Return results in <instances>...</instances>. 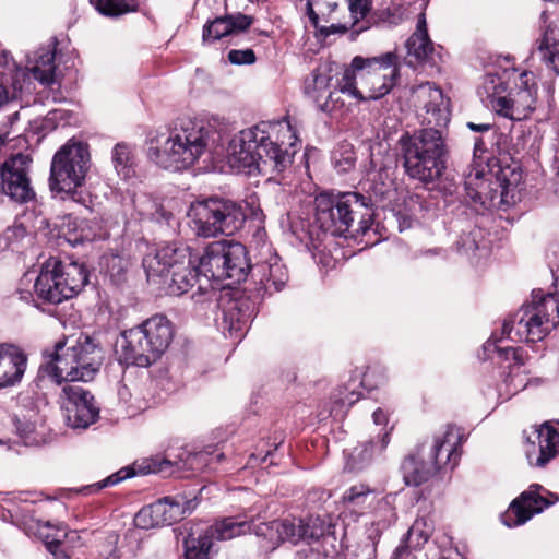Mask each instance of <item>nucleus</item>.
Here are the masks:
<instances>
[{"label": "nucleus", "mask_w": 559, "mask_h": 559, "mask_svg": "<svg viewBox=\"0 0 559 559\" xmlns=\"http://www.w3.org/2000/svg\"><path fill=\"white\" fill-rule=\"evenodd\" d=\"M415 96L424 110L423 123L427 128L403 133L397 143V160L405 175L423 185L436 182L445 169L447 143L441 128L450 121L449 99L431 83L418 85Z\"/></svg>", "instance_id": "nucleus-1"}, {"label": "nucleus", "mask_w": 559, "mask_h": 559, "mask_svg": "<svg viewBox=\"0 0 559 559\" xmlns=\"http://www.w3.org/2000/svg\"><path fill=\"white\" fill-rule=\"evenodd\" d=\"M297 141L288 122L262 121L240 131L228 144L229 164L238 169L252 173H281L293 162L295 151L283 148L294 146Z\"/></svg>", "instance_id": "nucleus-2"}, {"label": "nucleus", "mask_w": 559, "mask_h": 559, "mask_svg": "<svg viewBox=\"0 0 559 559\" xmlns=\"http://www.w3.org/2000/svg\"><path fill=\"white\" fill-rule=\"evenodd\" d=\"M48 357L49 360L38 369V386L47 382L62 385L63 382L91 381L99 371L104 359L103 349L90 336L79 337L72 346L57 342Z\"/></svg>", "instance_id": "nucleus-3"}, {"label": "nucleus", "mask_w": 559, "mask_h": 559, "mask_svg": "<svg viewBox=\"0 0 559 559\" xmlns=\"http://www.w3.org/2000/svg\"><path fill=\"white\" fill-rule=\"evenodd\" d=\"M221 139V133L202 120L179 119L158 151V164L166 169H186L206 151L215 148Z\"/></svg>", "instance_id": "nucleus-4"}, {"label": "nucleus", "mask_w": 559, "mask_h": 559, "mask_svg": "<svg viewBox=\"0 0 559 559\" xmlns=\"http://www.w3.org/2000/svg\"><path fill=\"white\" fill-rule=\"evenodd\" d=\"M397 60L394 52L372 58L356 56L350 68L344 71L338 88L360 100L379 99L396 84L400 71Z\"/></svg>", "instance_id": "nucleus-5"}, {"label": "nucleus", "mask_w": 559, "mask_h": 559, "mask_svg": "<svg viewBox=\"0 0 559 559\" xmlns=\"http://www.w3.org/2000/svg\"><path fill=\"white\" fill-rule=\"evenodd\" d=\"M121 336V358L124 362L146 368L168 349L174 338V326L165 316L156 314L124 331Z\"/></svg>", "instance_id": "nucleus-6"}, {"label": "nucleus", "mask_w": 559, "mask_h": 559, "mask_svg": "<svg viewBox=\"0 0 559 559\" xmlns=\"http://www.w3.org/2000/svg\"><path fill=\"white\" fill-rule=\"evenodd\" d=\"M314 223L324 233L343 236L349 231L356 219H359L357 231L366 233L372 213L369 199L358 192L340 194L320 193L316 200Z\"/></svg>", "instance_id": "nucleus-7"}, {"label": "nucleus", "mask_w": 559, "mask_h": 559, "mask_svg": "<svg viewBox=\"0 0 559 559\" xmlns=\"http://www.w3.org/2000/svg\"><path fill=\"white\" fill-rule=\"evenodd\" d=\"M559 323V302L552 294L533 290L532 300L502 326V335L513 342L542 341Z\"/></svg>", "instance_id": "nucleus-8"}, {"label": "nucleus", "mask_w": 559, "mask_h": 559, "mask_svg": "<svg viewBox=\"0 0 559 559\" xmlns=\"http://www.w3.org/2000/svg\"><path fill=\"white\" fill-rule=\"evenodd\" d=\"M143 267L150 281L160 280L170 295H182L193 287L199 274L187 248L166 245L143 259Z\"/></svg>", "instance_id": "nucleus-9"}, {"label": "nucleus", "mask_w": 559, "mask_h": 559, "mask_svg": "<svg viewBox=\"0 0 559 559\" xmlns=\"http://www.w3.org/2000/svg\"><path fill=\"white\" fill-rule=\"evenodd\" d=\"M251 267L247 248L233 240L209 243L199 259V270L206 282L229 280L228 285L240 284L246 281Z\"/></svg>", "instance_id": "nucleus-10"}, {"label": "nucleus", "mask_w": 559, "mask_h": 559, "mask_svg": "<svg viewBox=\"0 0 559 559\" xmlns=\"http://www.w3.org/2000/svg\"><path fill=\"white\" fill-rule=\"evenodd\" d=\"M189 216L195 234L204 238L234 235L242 227L246 219L240 204L217 197L193 203Z\"/></svg>", "instance_id": "nucleus-11"}, {"label": "nucleus", "mask_w": 559, "mask_h": 559, "mask_svg": "<svg viewBox=\"0 0 559 559\" xmlns=\"http://www.w3.org/2000/svg\"><path fill=\"white\" fill-rule=\"evenodd\" d=\"M85 266L78 262L64 263L57 259L47 260L36 281L34 292L38 299L60 304L75 296L87 283Z\"/></svg>", "instance_id": "nucleus-12"}, {"label": "nucleus", "mask_w": 559, "mask_h": 559, "mask_svg": "<svg viewBox=\"0 0 559 559\" xmlns=\"http://www.w3.org/2000/svg\"><path fill=\"white\" fill-rule=\"evenodd\" d=\"M489 169L472 168L464 175V188L467 197L475 203L489 209L498 203H508L509 193L518 186L521 174L510 166L498 163L488 165Z\"/></svg>", "instance_id": "nucleus-13"}, {"label": "nucleus", "mask_w": 559, "mask_h": 559, "mask_svg": "<svg viewBox=\"0 0 559 559\" xmlns=\"http://www.w3.org/2000/svg\"><path fill=\"white\" fill-rule=\"evenodd\" d=\"M506 85L498 75H487L478 94L486 106L512 120H524L536 109L537 86L528 82L527 74L521 78V85L510 96H503Z\"/></svg>", "instance_id": "nucleus-14"}, {"label": "nucleus", "mask_w": 559, "mask_h": 559, "mask_svg": "<svg viewBox=\"0 0 559 559\" xmlns=\"http://www.w3.org/2000/svg\"><path fill=\"white\" fill-rule=\"evenodd\" d=\"M91 167V156L86 144L69 141L55 154L50 167V188L52 191L76 198Z\"/></svg>", "instance_id": "nucleus-15"}, {"label": "nucleus", "mask_w": 559, "mask_h": 559, "mask_svg": "<svg viewBox=\"0 0 559 559\" xmlns=\"http://www.w3.org/2000/svg\"><path fill=\"white\" fill-rule=\"evenodd\" d=\"M252 530L253 523L240 516L225 518L206 527H191L183 538L186 559H210L209 552L214 537L218 540H228Z\"/></svg>", "instance_id": "nucleus-16"}, {"label": "nucleus", "mask_w": 559, "mask_h": 559, "mask_svg": "<svg viewBox=\"0 0 559 559\" xmlns=\"http://www.w3.org/2000/svg\"><path fill=\"white\" fill-rule=\"evenodd\" d=\"M58 403L66 424L73 429H86L94 424L99 408L90 391L75 382H63Z\"/></svg>", "instance_id": "nucleus-17"}, {"label": "nucleus", "mask_w": 559, "mask_h": 559, "mask_svg": "<svg viewBox=\"0 0 559 559\" xmlns=\"http://www.w3.org/2000/svg\"><path fill=\"white\" fill-rule=\"evenodd\" d=\"M559 500L556 493H551L538 484H533L514 499L507 512L502 515V522L508 527L526 523L534 514L555 504Z\"/></svg>", "instance_id": "nucleus-18"}, {"label": "nucleus", "mask_w": 559, "mask_h": 559, "mask_svg": "<svg viewBox=\"0 0 559 559\" xmlns=\"http://www.w3.org/2000/svg\"><path fill=\"white\" fill-rule=\"evenodd\" d=\"M28 162L19 153L1 165V192L15 203H26L35 197L27 176Z\"/></svg>", "instance_id": "nucleus-19"}, {"label": "nucleus", "mask_w": 559, "mask_h": 559, "mask_svg": "<svg viewBox=\"0 0 559 559\" xmlns=\"http://www.w3.org/2000/svg\"><path fill=\"white\" fill-rule=\"evenodd\" d=\"M251 270L259 289L270 295L280 292L288 281V272L277 254L258 262Z\"/></svg>", "instance_id": "nucleus-20"}, {"label": "nucleus", "mask_w": 559, "mask_h": 559, "mask_svg": "<svg viewBox=\"0 0 559 559\" xmlns=\"http://www.w3.org/2000/svg\"><path fill=\"white\" fill-rule=\"evenodd\" d=\"M405 46L407 49L406 63L409 67L435 63V45L428 35L424 14L419 15L416 31L406 40Z\"/></svg>", "instance_id": "nucleus-21"}, {"label": "nucleus", "mask_w": 559, "mask_h": 559, "mask_svg": "<svg viewBox=\"0 0 559 559\" xmlns=\"http://www.w3.org/2000/svg\"><path fill=\"white\" fill-rule=\"evenodd\" d=\"M535 433L538 449H535V441H533V449L526 450V457L531 466L544 467L559 454V432L545 423L535 430Z\"/></svg>", "instance_id": "nucleus-22"}, {"label": "nucleus", "mask_w": 559, "mask_h": 559, "mask_svg": "<svg viewBox=\"0 0 559 559\" xmlns=\"http://www.w3.org/2000/svg\"><path fill=\"white\" fill-rule=\"evenodd\" d=\"M27 357L16 346L0 345V389L19 383L26 370Z\"/></svg>", "instance_id": "nucleus-23"}, {"label": "nucleus", "mask_w": 559, "mask_h": 559, "mask_svg": "<svg viewBox=\"0 0 559 559\" xmlns=\"http://www.w3.org/2000/svg\"><path fill=\"white\" fill-rule=\"evenodd\" d=\"M457 444V436L453 432L452 428H449L442 436L435 437L426 454L438 471L447 466L452 469L456 466L460 459Z\"/></svg>", "instance_id": "nucleus-24"}, {"label": "nucleus", "mask_w": 559, "mask_h": 559, "mask_svg": "<svg viewBox=\"0 0 559 559\" xmlns=\"http://www.w3.org/2000/svg\"><path fill=\"white\" fill-rule=\"evenodd\" d=\"M403 478L407 486H419L428 481L437 472L423 445L416 454L409 455L402 464Z\"/></svg>", "instance_id": "nucleus-25"}, {"label": "nucleus", "mask_w": 559, "mask_h": 559, "mask_svg": "<svg viewBox=\"0 0 559 559\" xmlns=\"http://www.w3.org/2000/svg\"><path fill=\"white\" fill-rule=\"evenodd\" d=\"M332 76L326 67L317 68L311 72V78L307 79L305 83V93L311 98L319 110L323 112H331L334 110V105L323 100L325 94L331 90Z\"/></svg>", "instance_id": "nucleus-26"}, {"label": "nucleus", "mask_w": 559, "mask_h": 559, "mask_svg": "<svg viewBox=\"0 0 559 559\" xmlns=\"http://www.w3.org/2000/svg\"><path fill=\"white\" fill-rule=\"evenodd\" d=\"M290 544L306 543L308 545L318 542L328 531L324 520L319 516L305 519H292Z\"/></svg>", "instance_id": "nucleus-27"}, {"label": "nucleus", "mask_w": 559, "mask_h": 559, "mask_svg": "<svg viewBox=\"0 0 559 559\" xmlns=\"http://www.w3.org/2000/svg\"><path fill=\"white\" fill-rule=\"evenodd\" d=\"M152 504L163 526L181 520L190 514L195 507L193 500H186L183 497H165Z\"/></svg>", "instance_id": "nucleus-28"}, {"label": "nucleus", "mask_w": 559, "mask_h": 559, "mask_svg": "<svg viewBox=\"0 0 559 559\" xmlns=\"http://www.w3.org/2000/svg\"><path fill=\"white\" fill-rule=\"evenodd\" d=\"M250 314L242 310V304L237 300L228 301L222 311V321L219 323L224 333L230 337L240 338L247 329Z\"/></svg>", "instance_id": "nucleus-29"}, {"label": "nucleus", "mask_w": 559, "mask_h": 559, "mask_svg": "<svg viewBox=\"0 0 559 559\" xmlns=\"http://www.w3.org/2000/svg\"><path fill=\"white\" fill-rule=\"evenodd\" d=\"M537 52L547 67L559 74V23L551 22L537 41Z\"/></svg>", "instance_id": "nucleus-30"}, {"label": "nucleus", "mask_w": 559, "mask_h": 559, "mask_svg": "<svg viewBox=\"0 0 559 559\" xmlns=\"http://www.w3.org/2000/svg\"><path fill=\"white\" fill-rule=\"evenodd\" d=\"M389 432H385L381 437L380 444L374 443L373 441H368L355 447L347 457V468L350 471H360L365 468L371 463L374 453L382 452L389 444Z\"/></svg>", "instance_id": "nucleus-31"}, {"label": "nucleus", "mask_w": 559, "mask_h": 559, "mask_svg": "<svg viewBox=\"0 0 559 559\" xmlns=\"http://www.w3.org/2000/svg\"><path fill=\"white\" fill-rule=\"evenodd\" d=\"M348 11H349V22L346 23H332L330 26H321L320 32L330 35V34H344L350 27L358 24L362 21L371 11L372 1L371 0H347Z\"/></svg>", "instance_id": "nucleus-32"}, {"label": "nucleus", "mask_w": 559, "mask_h": 559, "mask_svg": "<svg viewBox=\"0 0 559 559\" xmlns=\"http://www.w3.org/2000/svg\"><path fill=\"white\" fill-rule=\"evenodd\" d=\"M379 513L380 518L372 522L371 525L367 528V539L370 542V544L366 545V547L369 548V556H372L373 558L376 557L377 545L383 531L395 523L397 519L394 509L386 501L381 503Z\"/></svg>", "instance_id": "nucleus-33"}, {"label": "nucleus", "mask_w": 559, "mask_h": 559, "mask_svg": "<svg viewBox=\"0 0 559 559\" xmlns=\"http://www.w3.org/2000/svg\"><path fill=\"white\" fill-rule=\"evenodd\" d=\"M33 62L31 71L34 79L45 85L52 84L56 75L55 50L49 47L38 49L34 52Z\"/></svg>", "instance_id": "nucleus-34"}, {"label": "nucleus", "mask_w": 559, "mask_h": 559, "mask_svg": "<svg viewBox=\"0 0 559 559\" xmlns=\"http://www.w3.org/2000/svg\"><path fill=\"white\" fill-rule=\"evenodd\" d=\"M254 531L258 536L267 539L270 545L275 548L285 542L290 543L292 521L285 519L260 523Z\"/></svg>", "instance_id": "nucleus-35"}, {"label": "nucleus", "mask_w": 559, "mask_h": 559, "mask_svg": "<svg viewBox=\"0 0 559 559\" xmlns=\"http://www.w3.org/2000/svg\"><path fill=\"white\" fill-rule=\"evenodd\" d=\"M342 499L347 508H352L358 512H364L373 504L376 493L374 490L370 489L368 486L358 484L348 488L344 492Z\"/></svg>", "instance_id": "nucleus-36"}, {"label": "nucleus", "mask_w": 559, "mask_h": 559, "mask_svg": "<svg viewBox=\"0 0 559 559\" xmlns=\"http://www.w3.org/2000/svg\"><path fill=\"white\" fill-rule=\"evenodd\" d=\"M433 532V521L429 516H418L413 525L407 531L406 538L403 542L407 543L413 549H418L424 546L430 538Z\"/></svg>", "instance_id": "nucleus-37"}, {"label": "nucleus", "mask_w": 559, "mask_h": 559, "mask_svg": "<svg viewBox=\"0 0 559 559\" xmlns=\"http://www.w3.org/2000/svg\"><path fill=\"white\" fill-rule=\"evenodd\" d=\"M342 0H308V16L316 27L320 21L329 22L334 19L338 4Z\"/></svg>", "instance_id": "nucleus-38"}, {"label": "nucleus", "mask_w": 559, "mask_h": 559, "mask_svg": "<svg viewBox=\"0 0 559 559\" xmlns=\"http://www.w3.org/2000/svg\"><path fill=\"white\" fill-rule=\"evenodd\" d=\"M71 225H73V230L69 233L68 241L74 246L85 241H93L99 237L100 228L98 224L93 221L75 219Z\"/></svg>", "instance_id": "nucleus-39"}, {"label": "nucleus", "mask_w": 559, "mask_h": 559, "mask_svg": "<svg viewBox=\"0 0 559 559\" xmlns=\"http://www.w3.org/2000/svg\"><path fill=\"white\" fill-rule=\"evenodd\" d=\"M105 16L116 17L136 10V0H90Z\"/></svg>", "instance_id": "nucleus-40"}, {"label": "nucleus", "mask_w": 559, "mask_h": 559, "mask_svg": "<svg viewBox=\"0 0 559 559\" xmlns=\"http://www.w3.org/2000/svg\"><path fill=\"white\" fill-rule=\"evenodd\" d=\"M229 35H233L231 24L228 22L227 15H225L216 17L204 25L202 39L204 44H210Z\"/></svg>", "instance_id": "nucleus-41"}, {"label": "nucleus", "mask_w": 559, "mask_h": 559, "mask_svg": "<svg viewBox=\"0 0 559 559\" xmlns=\"http://www.w3.org/2000/svg\"><path fill=\"white\" fill-rule=\"evenodd\" d=\"M112 164L118 174L129 175V167L132 164V154L129 145L118 143L112 150Z\"/></svg>", "instance_id": "nucleus-42"}, {"label": "nucleus", "mask_w": 559, "mask_h": 559, "mask_svg": "<svg viewBox=\"0 0 559 559\" xmlns=\"http://www.w3.org/2000/svg\"><path fill=\"white\" fill-rule=\"evenodd\" d=\"M136 467L142 474L168 473L173 467V463L163 456L156 455L143 459L136 463Z\"/></svg>", "instance_id": "nucleus-43"}, {"label": "nucleus", "mask_w": 559, "mask_h": 559, "mask_svg": "<svg viewBox=\"0 0 559 559\" xmlns=\"http://www.w3.org/2000/svg\"><path fill=\"white\" fill-rule=\"evenodd\" d=\"M134 524L136 527L142 530H151L154 527L163 526L159 523V519L157 518V513L153 504L143 507L134 516Z\"/></svg>", "instance_id": "nucleus-44"}, {"label": "nucleus", "mask_w": 559, "mask_h": 559, "mask_svg": "<svg viewBox=\"0 0 559 559\" xmlns=\"http://www.w3.org/2000/svg\"><path fill=\"white\" fill-rule=\"evenodd\" d=\"M133 475H134L133 471H130L128 468H122V469L118 471L117 473L108 476L104 480L92 485L91 488H95V490H100L103 488L117 485L120 481H122Z\"/></svg>", "instance_id": "nucleus-45"}, {"label": "nucleus", "mask_w": 559, "mask_h": 559, "mask_svg": "<svg viewBox=\"0 0 559 559\" xmlns=\"http://www.w3.org/2000/svg\"><path fill=\"white\" fill-rule=\"evenodd\" d=\"M157 201L143 195L134 200V206L139 215L142 218L151 219L154 209L156 207Z\"/></svg>", "instance_id": "nucleus-46"}, {"label": "nucleus", "mask_w": 559, "mask_h": 559, "mask_svg": "<svg viewBox=\"0 0 559 559\" xmlns=\"http://www.w3.org/2000/svg\"><path fill=\"white\" fill-rule=\"evenodd\" d=\"M228 60L233 64H252L255 62V55L252 49H233L228 52Z\"/></svg>", "instance_id": "nucleus-47"}, {"label": "nucleus", "mask_w": 559, "mask_h": 559, "mask_svg": "<svg viewBox=\"0 0 559 559\" xmlns=\"http://www.w3.org/2000/svg\"><path fill=\"white\" fill-rule=\"evenodd\" d=\"M228 22L231 24V34H238L249 28L253 22L252 16L237 13L227 15Z\"/></svg>", "instance_id": "nucleus-48"}, {"label": "nucleus", "mask_w": 559, "mask_h": 559, "mask_svg": "<svg viewBox=\"0 0 559 559\" xmlns=\"http://www.w3.org/2000/svg\"><path fill=\"white\" fill-rule=\"evenodd\" d=\"M118 535L117 534H109L106 537V540L102 548V556L105 557V559H120L121 554L117 546L118 544Z\"/></svg>", "instance_id": "nucleus-49"}, {"label": "nucleus", "mask_w": 559, "mask_h": 559, "mask_svg": "<svg viewBox=\"0 0 559 559\" xmlns=\"http://www.w3.org/2000/svg\"><path fill=\"white\" fill-rule=\"evenodd\" d=\"M61 535H56L53 538L49 539V537L46 538L45 545L49 552H51L56 559H69L66 554L62 551H59V546L61 544Z\"/></svg>", "instance_id": "nucleus-50"}, {"label": "nucleus", "mask_w": 559, "mask_h": 559, "mask_svg": "<svg viewBox=\"0 0 559 559\" xmlns=\"http://www.w3.org/2000/svg\"><path fill=\"white\" fill-rule=\"evenodd\" d=\"M412 548L411 545L402 540L393 551L391 559H415Z\"/></svg>", "instance_id": "nucleus-51"}, {"label": "nucleus", "mask_w": 559, "mask_h": 559, "mask_svg": "<svg viewBox=\"0 0 559 559\" xmlns=\"http://www.w3.org/2000/svg\"><path fill=\"white\" fill-rule=\"evenodd\" d=\"M214 294H215V292L213 289H209L207 285L200 284L198 287V294L194 293L192 295V298L197 302H202Z\"/></svg>", "instance_id": "nucleus-52"}, {"label": "nucleus", "mask_w": 559, "mask_h": 559, "mask_svg": "<svg viewBox=\"0 0 559 559\" xmlns=\"http://www.w3.org/2000/svg\"><path fill=\"white\" fill-rule=\"evenodd\" d=\"M170 217H171V213L166 211L164 209V206L159 202H157L151 219L159 222L162 219L168 221Z\"/></svg>", "instance_id": "nucleus-53"}, {"label": "nucleus", "mask_w": 559, "mask_h": 559, "mask_svg": "<svg viewBox=\"0 0 559 559\" xmlns=\"http://www.w3.org/2000/svg\"><path fill=\"white\" fill-rule=\"evenodd\" d=\"M360 394L355 392L354 390L347 394H344L343 392H340L338 401L343 405L352 406L359 400Z\"/></svg>", "instance_id": "nucleus-54"}, {"label": "nucleus", "mask_w": 559, "mask_h": 559, "mask_svg": "<svg viewBox=\"0 0 559 559\" xmlns=\"http://www.w3.org/2000/svg\"><path fill=\"white\" fill-rule=\"evenodd\" d=\"M466 127L474 131L479 133L489 132L492 129V124L490 123H474V122H467Z\"/></svg>", "instance_id": "nucleus-55"}, {"label": "nucleus", "mask_w": 559, "mask_h": 559, "mask_svg": "<svg viewBox=\"0 0 559 559\" xmlns=\"http://www.w3.org/2000/svg\"><path fill=\"white\" fill-rule=\"evenodd\" d=\"M340 93H342L341 88L338 91L329 90V92L325 94V97L323 98L322 102H324V100L329 102V104L334 105V109H335L336 104L340 100Z\"/></svg>", "instance_id": "nucleus-56"}, {"label": "nucleus", "mask_w": 559, "mask_h": 559, "mask_svg": "<svg viewBox=\"0 0 559 559\" xmlns=\"http://www.w3.org/2000/svg\"><path fill=\"white\" fill-rule=\"evenodd\" d=\"M486 151V145L484 139L481 136H476L474 139V158L478 157L479 154H483Z\"/></svg>", "instance_id": "nucleus-57"}, {"label": "nucleus", "mask_w": 559, "mask_h": 559, "mask_svg": "<svg viewBox=\"0 0 559 559\" xmlns=\"http://www.w3.org/2000/svg\"><path fill=\"white\" fill-rule=\"evenodd\" d=\"M372 419L376 425H383L388 421L386 414L381 408H377L372 413Z\"/></svg>", "instance_id": "nucleus-58"}, {"label": "nucleus", "mask_w": 559, "mask_h": 559, "mask_svg": "<svg viewBox=\"0 0 559 559\" xmlns=\"http://www.w3.org/2000/svg\"><path fill=\"white\" fill-rule=\"evenodd\" d=\"M354 164H355V158L352 156H347L346 158H344L343 162H336V166L341 167V170H343V171H346L349 168H352L354 166Z\"/></svg>", "instance_id": "nucleus-59"}, {"label": "nucleus", "mask_w": 559, "mask_h": 559, "mask_svg": "<svg viewBox=\"0 0 559 559\" xmlns=\"http://www.w3.org/2000/svg\"><path fill=\"white\" fill-rule=\"evenodd\" d=\"M497 350L499 352L500 355L504 354L506 356H508V354L511 353L513 355L514 359L518 360V349L516 348H513V347L499 348V347H497Z\"/></svg>", "instance_id": "nucleus-60"}, {"label": "nucleus", "mask_w": 559, "mask_h": 559, "mask_svg": "<svg viewBox=\"0 0 559 559\" xmlns=\"http://www.w3.org/2000/svg\"><path fill=\"white\" fill-rule=\"evenodd\" d=\"M556 175L554 178L555 193L559 195V159L556 160Z\"/></svg>", "instance_id": "nucleus-61"}, {"label": "nucleus", "mask_w": 559, "mask_h": 559, "mask_svg": "<svg viewBox=\"0 0 559 559\" xmlns=\"http://www.w3.org/2000/svg\"><path fill=\"white\" fill-rule=\"evenodd\" d=\"M478 247L473 242V245L468 246L467 249H477Z\"/></svg>", "instance_id": "nucleus-62"}, {"label": "nucleus", "mask_w": 559, "mask_h": 559, "mask_svg": "<svg viewBox=\"0 0 559 559\" xmlns=\"http://www.w3.org/2000/svg\"><path fill=\"white\" fill-rule=\"evenodd\" d=\"M296 559H306L304 556L299 555Z\"/></svg>", "instance_id": "nucleus-63"}, {"label": "nucleus", "mask_w": 559, "mask_h": 559, "mask_svg": "<svg viewBox=\"0 0 559 559\" xmlns=\"http://www.w3.org/2000/svg\"><path fill=\"white\" fill-rule=\"evenodd\" d=\"M21 294H23V293L21 292ZM26 298H27L26 296L21 295V299H26Z\"/></svg>", "instance_id": "nucleus-64"}]
</instances>
